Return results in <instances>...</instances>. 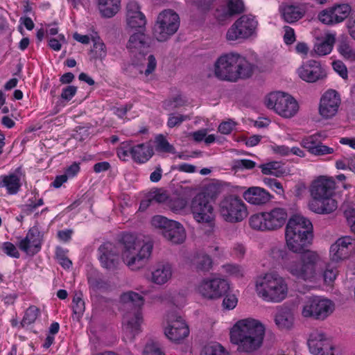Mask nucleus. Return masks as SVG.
Instances as JSON below:
<instances>
[{
    "instance_id": "obj_10",
    "label": "nucleus",
    "mask_w": 355,
    "mask_h": 355,
    "mask_svg": "<svg viewBox=\"0 0 355 355\" xmlns=\"http://www.w3.org/2000/svg\"><path fill=\"white\" fill-rule=\"evenodd\" d=\"M334 303L324 297L312 296L308 297L301 306V315L304 318L324 320L334 311Z\"/></svg>"
},
{
    "instance_id": "obj_60",
    "label": "nucleus",
    "mask_w": 355,
    "mask_h": 355,
    "mask_svg": "<svg viewBox=\"0 0 355 355\" xmlns=\"http://www.w3.org/2000/svg\"><path fill=\"white\" fill-rule=\"evenodd\" d=\"M264 183L268 185L272 190L279 195L284 194V189L282 184L276 179L266 178L263 179Z\"/></svg>"
},
{
    "instance_id": "obj_40",
    "label": "nucleus",
    "mask_w": 355,
    "mask_h": 355,
    "mask_svg": "<svg viewBox=\"0 0 355 355\" xmlns=\"http://www.w3.org/2000/svg\"><path fill=\"white\" fill-rule=\"evenodd\" d=\"M281 10L284 19L288 23H293L303 17V12L297 6L286 5Z\"/></svg>"
},
{
    "instance_id": "obj_26",
    "label": "nucleus",
    "mask_w": 355,
    "mask_h": 355,
    "mask_svg": "<svg viewBox=\"0 0 355 355\" xmlns=\"http://www.w3.org/2000/svg\"><path fill=\"white\" fill-rule=\"evenodd\" d=\"M146 54L142 55L136 58H132V64L134 65L139 73L141 74L143 80L145 81L150 80L157 67V60L154 55Z\"/></svg>"
},
{
    "instance_id": "obj_49",
    "label": "nucleus",
    "mask_w": 355,
    "mask_h": 355,
    "mask_svg": "<svg viewBox=\"0 0 355 355\" xmlns=\"http://www.w3.org/2000/svg\"><path fill=\"white\" fill-rule=\"evenodd\" d=\"M72 309L74 315H76L77 319H79L85 311V302L83 299L77 295L73 297L72 301Z\"/></svg>"
},
{
    "instance_id": "obj_61",
    "label": "nucleus",
    "mask_w": 355,
    "mask_h": 355,
    "mask_svg": "<svg viewBox=\"0 0 355 355\" xmlns=\"http://www.w3.org/2000/svg\"><path fill=\"white\" fill-rule=\"evenodd\" d=\"M334 152L333 148L323 145L320 141L318 144L317 146L314 147L312 150L311 154L317 156L325 155L332 154Z\"/></svg>"
},
{
    "instance_id": "obj_28",
    "label": "nucleus",
    "mask_w": 355,
    "mask_h": 355,
    "mask_svg": "<svg viewBox=\"0 0 355 355\" xmlns=\"http://www.w3.org/2000/svg\"><path fill=\"white\" fill-rule=\"evenodd\" d=\"M244 10V3L242 0H227L225 5L216 9L215 16L218 21L223 22L234 15L243 12Z\"/></svg>"
},
{
    "instance_id": "obj_4",
    "label": "nucleus",
    "mask_w": 355,
    "mask_h": 355,
    "mask_svg": "<svg viewBox=\"0 0 355 355\" xmlns=\"http://www.w3.org/2000/svg\"><path fill=\"white\" fill-rule=\"evenodd\" d=\"M254 291L263 301L269 303H280L289 293L286 279L277 272H267L254 279Z\"/></svg>"
},
{
    "instance_id": "obj_7",
    "label": "nucleus",
    "mask_w": 355,
    "mask_h": 355,
    "mask_svg": "<svg viewBox=\"0 0 355 355\" xmlns=\"http://www.w3.org/2000/svg\"><path fill=\"white\" fill-rule=\"evenodd\" d=\"M266 107L284 119L295 116L300 109L297 101L290 94L283 92H274L264 98Z\"/></svg>"
},
{
    "instance_id": "obj_6",
    "label": "nucleus",
    "mask_w": 355,
    "mask_h": 355,
    "mask_svg": "<svg viewBox=\"0 0 355 355\" xmlns=\"http://www.w3.org/2000/svg\"><path fill=\"white\" fill-rule=\"evenodd\" d=\"M287 218L286 210L276 207L268 211L252 215L249 218V225L257 231H275L284 225Z\"/></svg>"
},
{
    "instance_id": "obj_50",
    "label": "nucleus",
    "mask_w": 355,
    "mask_h": 355,
    "mask_svg": "<svg viewBox=\"0 0 355 355\" xmlns=\"http://www.w3.org/2000/svg\"><path fill=\"white\" fill-rule=\"evenodd\" d=\"M189 119L190 117L187 115L181 114H171L168 116L167 125L172 128L180 125L182 122Z\"/></svg>"
},
{
    "instance_id": "obj_53",
    "label": "nucleus",
    "mask_w": 355,
    "mask_h": 355,
    "mask_svg": "<svg viewBox=\"0 0 355 355\" xmlns=\"http://www.w3.org/2000/svg\"><path fill=\"white\" fill-rule=\"evenodd\" d=\"M184 101L180 95H177L164 101V107L167 110H173L184 105Z\"/></svg>"
},
{
    "instance_id": "obj_47",
    "label": "nucleus",
    "mask_w": 355,
    "mask_h": 355,
    "mask_svg": "<svg viewBox=\"0 0 355 355\" xmlns=\"http://www.w3.org/2000/svg\"><path fill=\"white\" fill-rule=\"evenodd\" d=\"M338 51L341 55L349 60H355V50L346 42H341L338 46Z\"/></svg>"
},
{
    "instance_id": "obj_9",
    "label": "nucleus",
    "mask_w": 355,
    "mask_h": 355,
    "mask_svg": "<svg viewBox=\"0 0 355 355\" xmlns=\"http://www.w3.org/2000/svg\"><path fill=\"white\" fill-rule=\"evenodd\" d=\"M258 21L252 15H243L227 29L225 39L228 42L242 41L257 35Z\"/></svg>"
},
{
    "instance_id": "obj_52",
    "label": "nucleus",
    "mask_w": 355,
    "mask_h": 355,
    "mask_svg": "<svg viewBox=\"0 0 355 355\" xmlns=\"http://www.w3.org/2000/svg\"><path fill=\"white\" fill-rule=\"evenodd\" d=\"M225 297L223 300V307L227 310L234 309L238 304V298L236 295L229 293L228 292L224 295Z\"/></svg>"
},
{
    "instance_id": "obj_38",
    "label": "nucleus",
    "mask_w": 355,
    "mask_h": 355,
    "mask_svg": "<svg viewBox=\"0 0 355 355\" xmlns=\"http://www.w3.org/2000/svg\"><path fill=\"white\" fill-rule=\"evenodd\" d=\"M97 7L103 17L114 16L121 8V0H97Z\"/></svg>"
},
{
    "instance_id": "obj_62",
    "label": "nucleus",
    "mask_w": 355,
    "mask_h": 355,
    "mask_svg": "<svg viewBox=\"0 0 355 355\" xmlns=\"http://www.w3.org/2000/svg\"><path fill=\"white\" fill-rule=\"evenodd\" d=\"M3 251L8 256L19 258V252L17 248L10 242H5L2 246Z\"/></svg>"
},
{
    "instance_id": "obj_30",
    "label": "nucleus",
    "mask_w": 355,
    "mask_h": 355,
    "mask_svg": "<svg viewBox=\"0 0 355 355\" xmlns=\"http://www.w3.org/2000/svg\"><path fill=\"white\" fill-rule=\"evenodd\" d=\"M274 322L278 329L290 331L295 325V314L288 307L280 306L274 316Z\"/></svg>"
},
{
    "instance_id": "obj_16",
    "label": "nucleus",
    "mask_w": 355,
    "mask_h": 355,
    "mask_svg": "<svg viewBox=\"0 0 355 355\" xmlns=\"http://www.w3.org/2000/svg\"><path fill=\"white\" fill-rule=\"evenodd\" d=\"M297 73L300 79L309 83L323 80L327 76L326 67L314 60L303 62L297 69Z\"/></svg>"
},
{
    "instance_id": "obj_24",
    "label": "nucleus",
    "mask_w": 355,
    "mask_h": 355,
    "mask_svg": "<svg viewBox=\"0 0 355 355\" xmlns=\"http://www.w3.org/2000/svg\"><path fill=\"white\" fill-rule=\"evenodd\" d=\"M308 207L315 214L326 215L336 210L338 202L334 196H311Z\"/></svg>"
},
{
    "instance_id": "obj_42",
    "label": "nucleus",
    "mask_w": 355,
    "mask_h": 355,
    "mask_svg": "<svg viewBox=\"0 0 355 355\" xmlns=\"http://www.w3.org/2000/svg\"><path fill=\"white\" fill-rule=\"evenodd\" d=\"M336 23L343 21L346 19L350 12L351 7L348 4H341L331 8Z\"/></svg>"
},
{
    "instance_id": "obj_20",
    "label": "nucleus",
    "mask_w": 355,
    "mask_h": 355,
    "mask_svg": "<svg viewBox=\"0 0 355 355\" xmlns=\"http://www.w3.org/2000/svg\"><path fill=\"white\" fill-rule=\"evenodd\" d=\"M339 94L334 89H328L321 96L319 104V114L324 119L336 115L340 105Z\"/></svg>"
},
{
    "instance_id": "obj_3",
    "label": "nucleus",
    "mask_w": 355,
    "mask_h": 355,
    "mask_svg": "<svg viewBox=\"0 0 355 355\" xmlns=\"http://www.w3.org/2000/svg\"><path fill=\"white\" fill-rule=\"evenodd\" d=\"M121 259L132 270L141 268L150 258L153 244L132 234H124L121 239Z\"/></svg>"
},
{
    "instance_id": "obj_15",
    "label": "nucleus",
    "mask_w": 355,
    "mask_h": 355,
    "mask_svg": "<svg viewBox=\"0 0 355 355\" xmlns=\"http://www.w3.org/2000/svg\"><path fill=\"white\" fill-rule=\"evenodd\" d=\"M237 53L230 52L221 55L214 65V76L220 80L235 83V69Z\"/></svg>"
},
{
    "instance_id": "obj_43",
    "label": "nucleus",
    "mask_w": 355,
    "mask_h": 355,
    "mask_svg": "<svg viewBox=\"0 0 355 355\" xmlns=\"http://www.w3.org/2000/svg\"><path fill=\"white\" fill-rule=\"evenodd\" d=\"M201 355H230L226 349L219 343H212L205 347Z\"/></svg>"
},
{
    "instance_id": "obj_41",
    "label": "nucleus",
    "mask_w": 355,
    "mask_h": 355,
    "mask_svg": "<svg viewBox=\"0 0 355 355\" xmlns=\"http://www.w3.org/2000/svg\"><path fill=\"white\" fill-rule=\"evenodd\" d=\"M189 201L187 197L179 196L173 198L168 202L169 208L175 213H183L188 208Z\"/></svg>"
},
{
    "instance_id": "obj_27",
    "label": "nucleus",
    "mask_w": 355,
    "mask_h": 355,
    "mask_svg": "<svg viewBox=\"0 0 355 355\" xmlns=\"http://www.w3.org/2000/svg\"><path fill=\"white\" fill-rule=\"evenodd\" d=\"M287 232H295L301 236H312L313 225L311 222L302 215L291 216L286 226Z\"/></svg>"
},
{
    "instance_id": "obj_51",
    "label": "nucleus",
    "mask_w": 355,
    "mask_h": 355,
    "mask_svg": "<svg viewBox=\"0 0 355 355\" xmlns=\"http://www.w3.org/2000/svg\"><path fill=\"white\" fill-rule=\"evenodd\" d=\"M173 221L172 220H168L162 216H155L152 218L151 224L155 228L162 229V231H165Z\"/></svg>"
},
{
    "instance_id": "obj_11",
    "label": "nucleus",
    "mask_w": 355,
    "mask_h": 355,
    "mask_svg": "<svg viewBox=\"0 0 355 355\" xmlns=\"http://www.w3.org/2000/svg\"><path fill=\"white\" fill-rule=\"evenodd\" d=\"M229 282L220 277H206L201 279L195 287L196 293L202 298L216 300L229 292Z\"/></svg>"
},
{
    "instance_id": "obj_36",
    "label": "nucleus",
    "mask_w": 355,
    "mask_h": 355,
    "mask_svg": "<svg viewBox=\"0 0 355 355\" xmlns=\"http://www.w3.org/2000/svg\"><path fill=\"white\" fill-rule=\"evenodd\" d=\"M153 149L150 144H140L132 146V158L139 164L148 161L153 155Z\"/></svg>"
},
{
    "instance_id": "obj_19",
    "label": "nucleus",
    "mask_w": 355,
    "mask_h": 355,
    "mask_svg": "<svg viewBox=\"0 0 355 355\" xmlns=\"http://www.w3.org/2000/svg\"><path fill=\"white\" fill-rule=\"evenodd\" d=\"M144 29L138 30L130 35L126 44V48L132 55V58H136L146 54L151 43V40L144 31Z\"/></svg>"
},
{
    "instance_id": "obj_46",
    "label": "nucleus",
    "mask_w": 355,
    "mask_h": 355,
    "mask_svg": "<svg viewBox=\"0 0 355 355\" xmlns=\"http://www.w3.org/2000/svg\"><path fill=\"white\" fill-rule=\"evenodd\" d=\"M92 40L94 43L93 51L95 53L97 57L100 58H104L107 54L105 44L98 36L93 37Z\"/></svg>"
},
{
    "instance_id": "obj_54",
    "label": "nucleus",
    "mask_w": 355,
    "mask_h": 355,
    "mask_svg": "<svg viewBox=\"0 0 355 355\" xmlns=\"http://www.w3.org/2000/svg\"><path fill=\"white\" fill-rule=\"evenodd\" d=\"M318 19L324 24H336L331 8L321 11L318 15Z\"/></svg>"
},
{
    "instance_id": "obj_55",
    "label": "nucleus",
    "mask_w": 355,
    "mask_h": 355,
    "mask_svg": "<svg viewBox=\"0 0 355 355\" xmlns=\"http://www.w3.org/2000/svg\"><path fill=\"white\" fill-rule=\"evenodd\" d=\"M256 163L250 159H236L232 163V168L235 170L252 169Z\"/></svg>"
},
{
    "instance_id": "obj_2",
    "label": "nucleus",
    "mask_w": 355,
    "mask_h": 355,
    "mask_svg": "<svg viewBox=\"0 0 355 355\" xmlns=\"http://www.w3.org/2000/svg\"><path fill=\"white\" fill-rule=\"evenodd\" d=\"M265 325L259 320L246 318L236 321L230 329V342L241 352L252 353L263 345Z\"/></svg>"
},
{
    "instance_id": "obj_29",
    "label": "nucleus",
    "mask_w": 355,
    "mask_h": 355,
    "mask_svg": "<svg viewBox=\"0 0 355 355\" xmlns=\"http://www.w3.org/2000/svg\"><path fill=\"white\" fill-rule=\"evenodd\" d=\"M21 169L17 168L14 172L0 176V188H4L9 195L17 194L21 187Z\"/></svg>"
},
{
    "instance_id": "obj_1",
    "label": "nucleus",
    "mask_w": 355,
    "mask_h": 355,
    "mask_svg": "<svg viewBox=\"0 0 355 355\" xmlns=\"http://www.w3.org/2000/svg\"><path fill=\"white\" fill-rule=\"evenodd\" d=\"M282 259V269L297 279L307 283L331 285L336 279L338 270L329 263L323 270L321 267L322 259L315 251H306L300 258H287V252L277 249Z\"/></svg>"
},
{
    "instance_id": "obj_35",
    "label": "nucleus",
    "mask_w": 355,
    "mask_h": 355,
    "mask_svg": "<svg viewBox=\"0 0 355 355\" xmlns=\"http://www.w3.org/2000/svg\"><path fill=\"white\" fill-rule=\"evenodd\" d=\"M255 68V65L253 63L239 53H237L234 73L235 83L239 80H245L250 78L253 75Z\"/></svg>"
},
{
    "instance_id": "obj_34",
    "label": "nucleus",
    "mask_w": 355,
    "mask_h": 355,
    "mask_svg": "<svg viewBox=\"0 0 355 355\" xmlns=\"http://www.w3.org/2000/svg\"><path fill=\"white\" fill-rule=\"evenodd\" d=\"M244 199L254 205H261L270 201V194L259 187H252L247 189L243 194Z\"/></svg>"
},
{
    "instance_id": "obj_31",
    "label": "nucleus",
    "mask_w": 355,
    "mask_h": 355,
    "mask_svg": "<svg viewBox=\"0 0 355 355\" xmlns=\"http://www.w3.org/2000/svg\"><path fill=\"white\" fill-rule=\"evenodd\" d=\"M311 237L296 234L285 230V240L287 248L294 253H302L309 243Z\"/></svg>"
},
{
    "instance_id": "obj_32",
    "label": "nucleus",
    "mask_w": 355,
    "mask_h": 355,
    "mask_svg": "<svg viewBox=\"0 0 355 355\" xmlns=\"http://www.w3.org/2000/svg\"><path fill=\"white\" fill-rule=\"evenodd\" d=\"M173 276V268L168 263H159L155 266L151 271L150 281L157 285H164Z\"/></svg>"
},
{
    "instance_id": "obj_45",
    "label": "nucleus",
    "mask_w": 355,
    "mask_h": 355,
    "mask_svg": "<svg viewBox=\"0 0 355 355\" xmlns=\"http://www.w3.org/2000/svg\"><path fill=\"white\" fill-rule=\"evenodd\" d=\"M40 313V309L35 306H30L25 312V315L21 321V325H28L35 322Z\"/></svg>"
},
{
    "instance_id": "obj_39",
    "label": "nucleus",
    "mask_w": 355,
    "mask_h": 355,
    "mask_svg": "<svg viewBox=\"0 0 355 355\" xmlns=\"http://www.w3.org/2000/svg\"><path fill=\"white\" fill-rule=\"evenodd\" d=\"M191 266L197 272H207L213 267L211 257L205 253H198L191 259Z\"/></svg>"
},
{
    "instance_id": "obj_37",
    "label": "nucleus",
    "mask_w": 355,
    "mask_h": 355,
    "mask_svg": "<svg viewBox=\"0 0 355 355\" xmlns=\"http://www.w3.org/2000/svg\"><path fill=\"white\" fill-rule=\"evenodd\" d=\"M335 42V36L333 34H326L323 38H317L313 46V52L319 56L329 54L332 51Z\"/></svg>"
},
{
    "instance_id": "obj_64",
    "label": "nucleus",
    "mask_w": 355,
    "mask_h": 355,
    "mask_svg": "<svg viewBox=\"0 0 355 355\" xmlns=\"http://www.w3.org/2000/svg\"><path fill=\"white\" fill-rule=\"evenodd\" d=\"M345 216L351 231L355 234V210L352 209L346 210Z\"/></svg>"
},
{
    "instance_id": "obj_23",
    "label": "nucleus",
    "mask_w": 355,
    "mask_h": 355,
    "mask_svg": "<svg viewBox=\"0 0 355 355\" xmlns=\"http://www.w3.org/2000/svg\"><path fill=\"white\" fill-rule=\"evenodd\" d=\"M98 259L101 266L108 270L116 269L119 264V251L116 246L106 242L98 248Z\"/></svg>"
},
{
    "instance_id": "obj_21",
    "label": "nucleus",
    "mask_w": 355,
    "mask_h": 355,
    "mask_svg": "<svg viewBox=\"0 0 355 355\" xmlns=\"http://www.w3.org/2000/svg\"><path fill=\"white\" fill-rule=\"evenodd\" d=\"M125 23L126 29L129 31L145 28L146 24V17L141 12L138 2L135 0H130L127 3Z\"/></svg>"
},
{
    "instance_id": "obj_18",
    "label": "nucleus",
    "mask_w": 355,
    "mask_h": 355,
    "mask_svg": "<svg viewBox=\"0 0 355 355\" xmlns=\"http://www.w3.org/2000/svg\"><path fill=\"white\" fill-rule=\"evenodd\" d=\"M164 334L171 341L178 343L189 336V327L181 316L171 313L168 315Z\"/></svg>"
},
{
    "instance_id": "obj_14",
    "label": "nucleus",
    "mask_w": 355,
    "mask_h": 355,
    "mask_svg": "<svg viewBox=\"0 0 355 355\" xmlns=\"http://www.w3.org/2000/svg\"><path fill=\"white\" fill-rule=\"evenodd\" d=\"M219 211L224 220L230 223L241 222L248 216L245 203L236 196H229L221 200Z\"/></svg>"
},
{
    "instance_id": "obj_13",
    "label": "nucleus",
    "mask_w": 355,
    "mask_h": 355,
    "mask_svg": "<svg viewBox=\"0 0 355 355\" xmlns=\"http://www.w3.org/2000/svg\"><path fill=\"white\" fill-rule=\"evenodd\" d=\"M307 346L311 355H340L331 340L320 329H313L309 333Z\"/></svg>"
},
{
    "instance_id": "obj_59",
    "label": "nucleus",
    "mask_w": 355,
    "mask_h": 355,
    "mask_svg": "<svg viewBox=\"0 0 355 355\" xmlns=\"http://www.w3.org/2000/svg\"><path fill=\"white\" fill-rule=\"evenodd\" d=\"M320 141L318 140V136L315 135L304 138L301 141V145L302 147L306 148L309 153H311L312 150L314 147L317 146Z\"/></svg>"
},
{
    "instance_id": "obj_57",
    "label": "nucleus",
    "mask_w": 355,
    "mask_h": 355,
    "mask_svg": "<svg viewBox=\"0 0 355 355\" xmlns=\"http://www.w3.org/2000/svg\"><path fill=\"white\" fill-rule=\"evenodd\" d=\"M132 146L128 143H123L117 149V155L123 161L127 160L130 156L132 157Z\"/></svg>"
},
{
    "instance_id": "obj_25",
    "label": "nucleus",
    "mask_w": 355,
    "mask_h": 355,
    "mask_svg": "<svg viewBox=\"0 0 355 355\" xmlns=\"http://www.w3.org/2000/svg\"><path fill=\"white\" fill-rule=\"evenodd\" d=\"M42 235L36 228L28 230L26 236L18 243L19 249L26 254L33 256L37 253L42 245Z\"/></svg>"
},
{
    "instance_id": "obj_12",
    "label": "nucleus",
    "mask_w": 355,
    "mask_h": 355,
    "mask_svg": "<svg viewBox=\"0 0 355 355\" xmlns=\"http://www.w3.org/2000/svg\"><path fill=\"white\" fill-rule=\"evenodd\" d=\"M189 209L197 223L212 225L215 218L214 209L206 193H197L189 204Z\"/></svg>"
},
{
    "instance_id": "obj_48",
    "label": "nucleus",
    "mask_w": 355,
    "mask_h": 355,
    "mask_svg": "<svg viewBox=\"0 0 355 355\" xmlns=\"http://www.w3.org/2000/svg\"><path fill=\"white\" fill-rule=\"evenodd\" d=\"M280 164L278 162H270L261 165V172L265 175H273L278 176L280 173Z\"/></svg>"
},
{
    "instance_id": "obj_5",
    "label": "nucleus",
    "mask_w": 355,
    "mask_h": 355,
    "mask_svg": "<svg viewBox=\"0 0 355 355\" xmlns=\"http://www.w3.org/2000/svg\"><path fill=\"white\" fill-rule=\"evenodd\" d=\"M144 302L141 295L132 291L124 292L120 296V303L130 309L124 313L122 319L123 331L128 340H132L141 331L144 321L141 309Z\"/></svg>"
},
{
    "instance_id": "obj_63",
    "label": "nucleus",
    "mask_w": 355,
    "mask_h": 355,
    "mask_svg": "<svg viewBox=\"0 0 355 355\" xmlns=\"http://www.w3.org/2000/svg\"><path fill=\"white\" fill-rule=\"evenodd\" d=\"M66 43L65 37L62 34H60L58 38H52L49 41V46L54 51H58L61 49L62 44Z\"/></svg>"
},
{
    "instance_id": "obj_22",
    "label": "nucleus",
    "mask_w": 355,
    "mask_h": 355,
    "mask_svg": "<svg viewBox=\"0 0 355 355\" xmlns=\"http://www.w3.org/2000/svg\"><path fill=\"white\" fill-rule=\"evenodd\" d=\"M336 182L332 177L320 175L314 179L309 188L310 196H334Z\"/></svg>"
},
{
    "instance_id": "obj_8",
    "label": "nucleus",
    "mask_w": 355,
    "mask_h": 355,
    "mask_svg": "<svg viewBox=\"0 0 355 355\" xmlns=\"http://www.w3.org/2000/svg\"><path fill=\"white\" fill-rule=\"evenodd\" d=\"M178 14L171 9L159 13L153 28V36L159 42L166 41L174 35L180 27Z\"/></svg>"
},
{
    "instance_id": "obj_33",
    "label": "nucleus",
    "mask_w": 355,
    "mask_h": 355,
    "mask_svg": "<svg viewBox=\"0 0 355 355\" xmlns=\"http://www.w3.org/2000/svg\"><path fill=\"white\" fill-rule=\"evenodd\" d=\"M162 235L173 244H181L184 242L187 237L184 227L175 220L170 223L166 230L162 231Z\"/></svg>"
},
{
    "instance_id": "obj_58",
    "label": "nucleus",
    "mask_w": 355,
    "mask_h": 355,
    "mask_svg": "<svg viewBox=\"0 0 355 355\" xmlns=\"http://www.w3.org/2000/svg\"><path fill=\"white\" fill-rule=\"evenodd\" d=\"M56 259L64 268H69L72 265L71 261L66 257L65 252L60 248L56 249Z\"/></svg>"
},
{
    "instance_id": "obj_17",
    "label": "nucleus",
    "mask_w": 355,
    "mask_h": 355,
    "mask_svg": "<svg viewBox=\"0 0 355 355\" xmlns=\"http://www.w3.org/2000/svg\"><path fill=\"white\" fill-rule=\"evenodd\" d=\"M355 254V239L343 236L336 240L329 249L331 262L339 263L349 259Z\"/></svg>"
},
{
    "instance_id": "obj_56",
    "label": "nucleus",
    "mask_w": 355,
    "mask_h": 355,
    "mask_svg": "<svg viewBox=\"0 0 355 355\" xmlns=\"http://www.w3.org/2000/svg\"><path fill=\"white\" fill-rule=\"evenodd\" d=\"M144 355H164V353L158 343L150 342L146 344L144 348Z\"/></svg>"
},
{
    "instance_id": "obj_44",
    "label": "nucleus",
    "mask_w": 355,
    "mask_h": 355,
    "mask_svg": "<svg viewBox=\"0 0 355 355\" xmlns=\"http://www.w3.org/2000/svg\"><path fill=\"white\" fill-rule=\"evenodd\" d=\"M155 142L157 151L172 153L175 152L173 146L171 145L166 139L162 135L155 137Z\"/></svg>"
}]
</instances>
